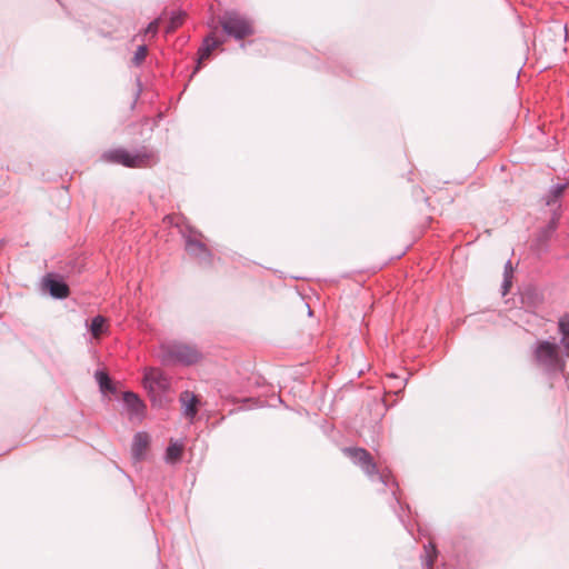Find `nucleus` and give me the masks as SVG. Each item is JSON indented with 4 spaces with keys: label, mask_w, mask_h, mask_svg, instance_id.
I'll return each mask as SVG.
<instances>
[{
    "label": "nucleus",
    "mask_w": 569,
    "mask_h": 569,
    "mask_svg": "<svg viewBox=\"0 0 569 569\" xmlns=\"http://www.w3.org/2000/svg\"><path fill=\"white\" fill-rule=\"evenodd\" d=\"M536 365L548 375H565L567 357L560 340L550 338L546 340H537L532 350Z\"/></svg>",
    "instance_id": "1"
},
{
    "label": "nucleus",
    "mask_w": 569,
    "mask_h": 569,
    "mask_svg": "<svg viewBox=\"0 0 569 569\" xmlns=\"http://www.w3.org/2000/svg\"><path fill=\"white\" fill-rule=\"evenodd\" d=\"M156 159L153 151L142 147L134 152L124 148L109 149L101 153L100 160L106 163L121 164L127 168L149 167Z\"/></svg>",
    "instance_id": "2"
},
{
    "label": "nucleus",
    "mask_w": 569,
    "mask_h": 569,
    "mask_svg": "<svg viewBox=\"0 0 569 569\" xmlns=\"http://www.w3.org/2000/svg\"><path fill=\"white\" fill-rule=\"evenodd\" d=\"M158 358L164 366L197 363L201 353L196 347L178 341H166L159 347Z\"/></svg>",
    "instance_id": "3"
},
{
    "label": "nucleus",
    "mask_w": 569,
    "mask_h": 569,
    "mask_svg": "<svg viewBox=\"0 0 569 569\" xmlns=\"http://www.w3.org/2000/svg\"><path fill=\"white\" fill-rule=\"evenodd\" d=\"M182 238L184 240V250L186 252L202 267H211L213 263V253L203 241L204 236L193 229L188 228L182 232Z\"/></svg>",
    "instance_id": "4"
},
{
    "label": "nucleus",
    "mask_w": 569,
    "mask_h": 569,
    "mask_svg": "<svg viewBox=\"0 0 569 569\" xmlns=\"http://www.w3.org/2000/svg\"><path fill=\"white\" fill-rule=\"evenodd\" d=\"M219 23L222 30L236 40H242L254 33L253 21L238 11H226L220 18Z\"/></svg>",
    "instance_id": "5"
},
{
    "label": "nucleus",
    "mask_w": 569,
    "mask_h": 569,
    "mask_svg": "<svg viewBox=\"0 0 569 569\" xmlns=\"http://www.w3.org/2000/svg\"><path fill=\"white\" fill-rule=\"evenodd\" d=\"M143 386L148 390L153 403L162 401L164 395L171 387L170 378L158 368H148L143 375Z\"/></svg>",
    "instance_id": "6"
},
{
    "label": "nucleus",
    "mask_w": 569,
    "mask_h": 569,
    "mask_svg": "<svg viewBox=\"0 0 569 569\" xmlns=\"http://www.w3.org/2000/svg\"><path fill=\"white\" fill-rule=\"evenodd\" d=\"M342 451L355 465L359 466L367 476L372 477L378 473L377 465L367 449L360 447H347L343 448Z\"/></svg>",
    "instance_id": "7"
},
{
    "label": "nucleus",
    "mask_w": 569,
    "mask_h": 569,
    "mask_svg": "<svg viewBox=\"0 0 569 569\" xmlns=\"http://www.w3.org/2000/svg\"><path fill=\"white\" fill-rule=\"evenodd\" d=\"M559 220L560 216L555 211L548 223L538 231L532 243L533 249L538 253L548 250V243L558 228Z\"/></svg>",
    "instance_id": "8"
},
{
    "label": "nucleus",
    "mask_w": 569,
    "mask_h": 569,
    "mask_svg": "<svg viewBox=\"0 0 569 569\" xmlns=\"http://www.w3.org/2000/svg\"><path fill=\"white\" fill-rule=\"evenodd\" d=\"M43 287L56 299H64L70 293L69 286L57 273H47L43 278Z\"/></svg>",
    "instance_id": "9"
},
{
    "label": "nucleus",
    "mask_w": 569,
    "mask_h": 569,
    "mask_svg": "<svg viewBox=\"0 0 569 569\" xmlns=\"http://www.w3.org/2000/svg\"><path fill=\"white\" fill-rule=\"evenodd\" d=\"M123 402L128 409L130 419L142 418L146 413V405L139 396L132 391L123 393Z\"/></svg>",
    "instance_id": "10"
},
{
    "label": "nucleus",
    "mask_w": 569,
    "mask_h": 569,
    "mask_svg": "<svg viewBox=\"0 0 569 569\" xmlns=\"http://www.w3.org/2000/svg\"><path fill=\"white\" fill-rule=\"evenodd\" d=\"M179 401L181 402L183 408V416L190 422H193L198 413L199 398L193 392L184 390L180 393Z\"/></svg>",
    "instance_id": "11"
},
{
    "label": "nucleus",
    "mask_w": 569,
    "mask_h": 569,
    "mask_svg": "<svg viewBox=\"0 0 569 569\" xmlns=\"http://www.w3.org/2000/svg\"><path fill=\"white\" fill-rule=\"evenodd\" d=\"M149 446V435L147 432H137L133 437L131 452L136 460H141Z\"/></svg>",
    "instance_id": "12"
},
{
    "label": "nucleus",
    "mask_w": 569,
    "mask_h": 569,
    "mask_svg": "<svg viewBox=\"0 0 569 569\" xmlns=\"http://www.w3.org/2000/svg\"><path fill=\"white\" fill-rule=\"evenodd\" d=\"M220 44H221V41L217 40L212 36H208L204 38L202 46L199 48V51H198L199 60H198L197 70L200 68L201 61L208 59L210 57L212 50H214Z\"/></svg>",
    "instance_id": "13"
},
{
    "label": "nucleus",
    "mask_w": 569,
    "mask_h": 569,
    "mask_svg": "<svg viewBox=\"0 0 569 569\" xmlns=\"http://www.w3.org/2000/svg\"><path fill=\"white\" fill-rule=\"evenodd\" d=\"M558 332L560 333V343L563 352L569 358V313H565L558 321Z\"/></svg>",
    "instance_id": "14"
},
{
    "label": "nucleus",
    "mask_w": 569,
    "mask_h": 569,
    "mask_svg": "<svg viewBox=\"0 0 569 569\" xmlns=\"http://www.w3.org/2000/svg\"><path fill=\"white\" fill-rule=\"evenodd\" d=\"M89 331L94 339H99L102 333L108 331L107 319L103 316H96L89 325Z\"/></svg>",
    "instance_id": "15"
},
{
    "label": "nucleus",
    "mask_w": 569,
    "mask_h": 569,
    "mask_svg": "<svg viewBox=\"0 0 569 569\" xmlns=\"http://www.w3.org/2000/svg\"><path fill=\"white\" fill-rule=\"evenodd\" d=\"M183 451V446L178 442H170L166 450V461L169 463H176L180 460Z\"/></svg>",
    "instance_id": "16"
},
{
    "label": "nucleus",
    "mask_w": 569,
    "mask_h": 569,
    "mask_svg": "<svg viewBox=\"0 0 569 569\" xmlns=\"http://www.w3.org/2000/svg\"><path fill=\"white\" fill-rule=\"evenodd\" d=\"M94 377H96V380L98 381L99 387L102 391L112 392L114 390L111 379L107 372L98 370V371H96Z\"/></svg>",
    "instance_id": "17"
},
{
    "label": "nucleus",
    "mask_w": 569,
    "mask_h": 569,
    "mask_svg": "<svg viewBox=\"0 0 569 569\" xmlns=\"http://www.w3.org/2000/svg\"><path fill=\"white\" fill-rule=\"evenodd\" d=\"M567 183H556L550 187L549 197L547 200L548 206H552L565 192Z\"/></svg>",
    "instance_id": "18"
},
{
    "label": "nucleus",
    "mask_w": 569,
    "mask_h": 569,
    "mask_svg": "<svg viewBox=\"0 0 569 569\" xmlns=\"http://www.w3.org/2000/svg\"><path fill=\"white\" fill-rule=\"evenodd\" d=\"M184 17H186L184 12H181V11L172 12L171 18H170V23L167 27L166 31L169 33V32H172L173 30H176L178 27H180L183 23Z\"/></svg>",
    "instance_id": "19"
},
{
    "label": "nucleus",
    "mask_w": 569,
    "mask_h": 569,
    "mask_svg": "<svg viewBox=\"0 0 569 569\" xmlns=\"http://www.w3.org/2000/svg\"><path fill=\"white\" fill-rule=\"evenodd\" d=\"M437 556L436 548L432 545L425 547V565L428 569H431L433 566L435 558Z\"/></svg>",
    "instance_id": "20"
},
{
    "label": "nucleus",
    "mask_w": 569,
    "mask_h": 569,
    "mask_svg": "<svg viewBox=\"0 0 569 569\" xmlns=\"http://www.w3.org/2000/svg\"><path fill=\"white\" fill-rule=\"evenodd\" d=\"M147 53H148L147 46H144V44L139 46L134 52L133 58H132L133 64L140 66L143 62V60L146 59Z\"/></svg>",
    "instance_id": "21"
},
{
    "label": "nucleus",
    "mask_w": 569,
    "mask_h": 569,
    "mask_svg": "<svg viewBox=\"0 0 569 569\" xmlns=\"http://www.w3.org/2000/svg\"><path fill=\"white\" fill-rule=\"evenodd\" d=\"M159 29V20L156 19L151 21L144 29V36H150L151 38L156 37Z\"/></svg>",
    "instance_id": "22"
},
{
    "label": "nucleus",
    "mask_w": 569,
    "mask_h": 569,
    "mask_svg": "<svg viewBox=\"0 0 569 569\" xmlns=\"http://www.w3.org/2000/svg\"><path fill=\"white\" fill-rule=\"evenodd\" d=\"M511 284H512V277H508V274H503V281L501 284L502 296H506L509 292Z\"/></svg>",
    "instance_id": "23"
},
{
    "label": "nucleus",
    "mask_w": 569,
    "mask_h": 569,
    "mask_svg": "<svg viewBox=\"0 0 569 569\" xmlns=\"http://www.w3.org/2000/svg\"><path fill=\"white\" fill-rule=\"evenodd\" d=\"M503 274H508V277H513V267L510 260H508L505 264Z\"/></svg>",
    "instance_id": "24"
},
{
    "label": "nucleus",
    "mask_w": 569,
    "mask_h": 569,
    "mask_svg": "<svg viewBox=\"0 0 569 569\" xmlns=\"http://www.w3.org/2000/svg\"><path fill=\"white\" fill-rule=\"evenodd\" d=\"M403 387H405V382L401 380V381L399 382V388L401 389V388H403Z\"/></svg>",
    "instance_id": "25"
},
{
    "label": "nucleus",
    "mask_w": 569,
    "mask_h": 569,
    "mask_svg": "<svg viewBox=\"0 0 569 569\" xmlns=\"http://www.w3.org/2000/svg\"><path fill=\"white\" fill-rule=\"evenodd\" d=\"M388 377H389V378H392V379H397V378H398V377H397L396 375H393V373L389 375Z\"/></svg>",
    "instance_id": "26"
}]
</instances>
